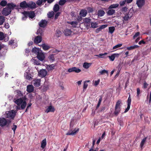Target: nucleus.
Wrapping results in <instances>:
<instances>
[{"label":"nucleus","mask_w":151,"mask_h":151,"mask_svg":"<svg viewBox=\"0 0 151 151\" xmlns=\"http://www.w3.org/2000/svg\"><path fill=\"white\" fill-rule=\"evenodd\" d=\"M16 115V112L14 110L8 111L6 112V116L9 119H13Z\"/></svg>","instance_id":"423d86ee"},{"label":"nucleus","mask_w":151,"mask_h":151,"mask_svg":"<svg viewBox=\"0 0 151 151\" xmlns=\"http://www.w3.org/2000/svg\"><path fill=\"white\" fill-rule=\"evenodd\" d=\"M131 98L130 97V95H129V98L128 99L127 103V105L128 106H130L131 104Z\"/></svg>","instance_id":"8fccbe9b"},{"label":"nucleus","mask_w":151,"mask_h":151,"mask_svg":"<svg viewBox=\"0 0 151 151\" xmlns=\"http://www.w3.org/2000/svg\"><path fill=\"white\" fill-rule=\"evenodd\" d=\"M73 126V122H72L71 121L70 122V129L69 130L68 132L66 133L67 135H73L76 134L77 132H78L79 130V128H75L73 130H72V128Z\"/></svg>","instance_id":"f03ea898"},{"label":"nucleus","mask_w":151,"mask_h":151,"mask_svg":"<svg viewBox=\"0 0 151 151\" xmlns=\"http://www.w3.org/2000/svg\"><path fill=\"white\" fill-rule=\"evenodd\" d=\"M119 6L118 4H113L111 5L109 7L108 9H112L113 8H116Z\"/></svg>","instance_id":"e433bc0d"},{"label":"nucleus","mask_w":151,"mask_h":151,"mask_svg":"<svg viewBox=\"0 0 151 151\" xmlns=\"http://www.w3.org/2000/svg\"><path fill=\"white\" fill-rule=\"evenodd\" d=\"M32 62L35 65H39L40 64V61H39V60H37V59H35V58L33 59Z\"/></svg>","instance_id":"f704fd0d"},{"label":"nucleus","mask_w":151,"mask_h":151,"mask_svg":"<svg viewBox=\"0 0 151 151\" xmlns=\"http://www.w3.org/2000/svg\"><path fill=\"white\" fill-rule=\"evenodd\" d=\"M91 27L92 28H96L97 27V24L96 22H91Z\"/></svg>","instance_id":"c03bdc74"},{"label":"nucleus","mask_w":151,"mask_h":151,"mask_svg":"<svg viewBox=\"0 0 151 151\" xmlns=\"http://www.w3.org/2000/svg\"><path fill=\"white\" fill-rule=\"evenodd\" d=\"M148 86V84L145 81H144L143 84V88H146Z\"/></svg>","instance_id":"052dcab7"},{"label":"nucleus","mask_w":151,"mask_h":151,"mask_svg":"<svg viewBox=\"0 0 151 151\" xmlns=\"http://www.w3.org/2000/svg\"><path fill=\"white\" fill-rule=\"evenodd\" d=\"M115 12V10L112 9H109V10L107 12V13L108 15L110 16L113 15Z\"/></svg>","instance_id":"a878e982"},{"label":"nucleus","mask_w":151,"mask_h":151,"mask_svg":"<svg viewBox=\"0 0 151 151\" xmlns=\"http://www.w3.org/2000/svg\"><path fill=\"white\" fill-rule=\"evenodd\" d=\"M87 9L88 13L92 12L93 11V9L90 7H88Z\"/></svg>","instance_id":"4d7b16f0"},{"label":"nucleus","mask_w":151,"mask_h":151,"mask_svg":"<svg viewBox=\"0 0 151 151\" xmlns=\"http://www.w3.org/2000/svg\"><path fill=\"white\" fill-rule=\"evenodd\" d=\"M55 66L53 65H51L49 66L48 68L50 70H51L54 69Z\"/></svg>","instance_id":"338daca9"},{"label":"nucleus","mask_w":151,"mask_h":151,"mask_svg":"<svg viewBox=\"0 0 151 151\" xmlns=\"http://www.w3.org/2000/svg\"><path fill=\"white\" fill-rule=\"evenodd\" d=\"M147 139V137H145L141 141L140 145V146L141 148L143 146Z\"/></svg>","instance_id":"473e14b6"},{"label":"nucleus","mask_w":151,"mask_h":151,"mask_svg":"<svg viewBox=\"0 0 151 151\" xmlns=\"http://www.w3.org/2000/svg\"><path fill=\"white\" fill-rule=\"evenodd\" d=\"M119 55V54H114L111 55V56H109L108 57L109 58L110 60L111 61H113L115 59V55Z\"/></svg>","instance_id":"37998d69"},{"label":"nucleus","mask_w":151,"mask_h":151,"mask_svg":"<svg viewBox=\"0 0 151 151\" xmlns=\"http://www.w3.org/2000/svg\"><path fill=\"white\" fill-rule=\"evenodd\" d=\"M121 103V101L120 100L117 101L116 102L114 112V115L116 116H117L120 112Z\"/></svg>","instance_id":"7ed1b4c3"},{"label":"nucleus","mask_w":151,"mask_h":151,"mask_svg":"<svg viewBox=\"0 0 151 151\" xmlns=\"http://www.w3.org/2000/svg\"><path fill=\"white\" fill-rule=\"evenodd\" d=\"M71 31L69 29H66L64 31V33L65 35L66 36L70 35L71 33Z\"/></svg>","instance_id":"393cba45"},{"label":"nucleus","mask_w":151,"mask_h":151,"mask_svg":"<svg viewBox=\"0 0 151 151\" xmlns=\"http://www.w3.org/2000/svg\"><path fill=\"white\" fill-rule=\"evenodd\" d=\"M29 18L32 19L35 16V14L33 11L29 12Z\"/></svg>","instance_id":"cd10ccee"},{"label":"nucleus","mask_w":151,"mask_h":151,"mask_svg":"<svg viewBox=\"0 0 151 151\" xmlns=\"http://www.w3.org/2000/svg\"><path fill=\"white\" fill-rule=\"evenodd\" d=\"M41 80L39 79H36L32 81V83L35 87H38L40 85Z\"/></svg>","instance_id":"9b49d317"},{"label":"nucleus","mask_w":151,"mask_h":151,"mask_svg":"<svg viewBox=\"0 0 151 151\" xmlns=\"http://www.w3.org/2000/svg\"><path fill=\"white\" fill-rule=\"evenodd\" d=\"M37 57L38 59L42 61H43L45 58V55L43 52H42V51H40V52L37 55Z\"/></svg>","instance_id":"9d476101"},{"label":"nucleus","mask_w":151,"mask_h":151,"mask_svg":"<svg viewBox=\"0 0 151 151\" xmlns=\"http://www.w3.org/2000/svg\"><path fill=\"white\" fill-rule=\"evenodd\" d=\"M23 14L25 17L27 18V17H29V12L25 11L23 13Z\"/></svg>","instance_id":"6e6d98bb"},{"label":"nucleus","mask_w":151,"mask_h":151,"mask_svg":"<svg viewBox=\"0 0 151 151\" xmlns=\"http://www.w3.org/2000/svg\"><path fill=\"white\" fill-rule=\"evenodd\" d=\"M36 8V4L32 1L30 2L27 3V8Z\"/></svg>","instance_id":"dca6fc26"},{"label":"nucleus","mask_w":151,"mask_h":151,"mask_svg":"<svg viewBox=\"0 0 151 151\" xmlns=\"http://www.w3.org/2000/svg\"><path fill=\"white\" fill-rule=\"evenodd\" d=\"M12 11L11 9L7 7L4 8L2 12V14L5 16H7L11 13Z\"/></svg>","instance_id":"0eeeda50"},{"label":"nucleus","mask_w":151,"mask_h":151,"mask_svg":"<svg viewBox=\"0 0 151 151\" xmlns=\"http://www.w3.org/2000/svg\"><path fill=\"white\" fill-rule=\"evenodd\" d=\"M32 51L37 55L40 52V49L36 47H34L32 49Z\"/></svg>","instance_id":"5701e85b"},{"label":"nucleus","mask_w":151,"mask_h":151,"mask_svg":"<svg viewBox=\"0 0 151 151\" xmlns=\"http://www.w3.org/2000/svg\"><path fill=\"white\" fill-rule=\"evenodd\" d=\"M42 40V37L38 35L35 37L34 39V42L36 44H38L40 43Z\"/></svg>","instance_id":"ddd939ff"},{"label":"nucleus","mask_w":151,"mask_h":151,"mask_svg":"<svg viewBox=\"0 0 151 151\" xmlns=\"http://www.w3.org/2000/svg\"><path fill=\"white\" fill-rule=\"evenodd\" d=\"M99 73L100 75H104L105 73L107 75H108V71L104 69L100 71L99 72Z\"/></svg>","instance_id":"a19ab883"},{"label":"nucleus","mask_w":151,"mask_h":151,"mask_svg":"<svg viewBox=\"0 0 151 151\" xmlns=\"http://www.w3.org/2000/svg\"><path fill=\"white\" fill-rule=\"evenodd\" d=\"M55 109L54 108L51 106H49L45 111V112L48 113L50 112H53Z\"/></svg>","instance_id":"412c9836"},{"label":"nucleus","mask_w":151,"mask_h":151,"mask_svg":"<svg viewBox=\"0 0 151 151\" xmlns=\"http://www.w3.org/2000/svg\"><path fill=\"white\" fill-rule=\"evenodd\" d=\"M17 94L16 95V97L18 99L21 98L23 96L21 92L19 90H17Z\"/></svg>","instance_id":"c85d7f7f"},{"label":"nucleus","mask_w":151,"mask_h":151,"mask_svg":"<svg viewBox=\"0 0 151 151\" xmlns=\"http://www.w3.org/2000/svg\"><path fill=\"white\" fill-rule=\"evenodd\" d=\"M7 7L11 9V11L14 9V8L16 6V4L13 3H8L7 4Z\"/></svg>","instance_id":"6ab92c4d"},{"label":"nucleus","mask_w":151,"mask_h":151,"mask_svg":"<svg viewBox=\"0 0 151 151\" xmlns=\"http://www.w3.org/2000/svg\"><path fill=\"white\" fill-rule=\"evenodd\" d=\"M145 2V0H137L136 3L139 7H141L144 5Z\"/></svg>","instance_id":"4468645a"},{"label":"nucleus","mask_w":151,"mask_h":151,"mask_svg":"<svg viewBox=\"0 0 151 151\" xmlns=\"http://www.w3.org/2000/svg\"><path fill=\"white\" fill-rule=\"evenodd\" d=\"M131 18L129 17V16L127 15L126 14H125V16L123 17V22L125 23V22L127 21L129 19H130Z\"/></svg>","instance_id":"7c9ffc66"},{"label":"nucleus","mask_w":151,"mask_h":151,"mask_svg":"<svg viewBox=\"0 0 151 151\" xmlns=\"http://www.w3.org/2000/svg\"><path fill=\"white\" fill-rule=\"evenodd\" d=\"M61 33L60 31L58 30L56 31V33L55 35L56 37H59L61 35Z\"/></svg>","instance_id":"603ef678"},{"label":"nucleus","mask_w":151,"mask_h":151,"mask_svg":"<svg viewBox=\"0 0 151 151\" xmlns=\"http://www.w3.org/2000/svg\"><path fill=\"white\" fill-rule=\"evenodd\" d=\"M134 12L133 10L130 9L127 14H126L131 18L133 16Z\"/></svg>","instance_id":"72a5a7b5"},{"label":"nucleus","mask_w":151,"mask_h":151,"mask_svg":"<svg viewBox=\"0 0 151 151\" xmlns=\"http://www.w3.org/2000/svg\"><path fill=\"white\" fill-rule=\"evenodd\" d=\"M100 79H98L97 81H95L94 83V85L95 86H96L98 85L100 82Z\"/></svg>","instance_id":"680f3d73"},{"label":"nucleus","mask_w":151,"mask_h":151,"mask_svg":"<svg viewBox=\"0 0 151 151\" xmlns=\"http://www.w3.org/2000/svg\"><path fill=\"white\" fill-rule=\"evenodd\" d=\"M47 24V22L45 20L42 19L38 23L39 26L42 27H46Z\"/></svg>","instance_id":"f8f14e48"},{"label":"nucleus","mask_w":151,"mask_h":151,"mask_svg":"<svg viewBox=\"0 0 151 151\" xmlns=\"http://www.w3.org/2000/svg\"><path fill=\"white\" fill-rule=\"evenodd\" d=\"M90 81L89 80L86 81L84 82L83 88L84 89H86L88 86V84L86 83L87 82H88Z\"/></svg>","instance_id":"09e8293b"},{"label":"nucleus","mask_w":151,"mask_h":151,"mask_svg":"<svg viewBox=\"0 0 151 151\" xmlns=\"http://www.w3.org/2000/svg\"><path fill=\"white\" fill-rule=\"evenodd\" d=\"M17 126L16 125H14L12 127V129L13 130L14 133H15V130L17 129Z\"/></svg>","instance_id":"69168bd1"},{"label":"nucleus","mask_w":151,"mask_h":151,"mask_svg":"<svg viewBox=\"0 0 151 151\" xmlns=\"http://www.w3.org/2000/svg\"><path fill=\"white\" fill-rule=\"evenodd\" d=\"M91 64V63H84L83 64V67L86 69H88L90 66Z\"/></svg>","instance_id":"4c0bfd02"},{"label":"nucleus","mask_w":151,"mask_h":151,"mask_svg":"<svg viewBox=\"0 0 151 151\" xmlns=\"http://www.w3.org/2000/svg\"><path fill=\"white\" fill-rule=\"evenodd\" d=\"M66 1V0H60L59 2V4L60 5H63L65 3Z\"/></svg>","instance_id":"3c124183"},{"label":"nucleus","mask_w":151,"mask_h":151,"mask_svg":"<svg viewBox=\"0 0 151 151\" xmlns=\"http://www.w3.org/2000/svg\"><path fill=\"white\" fill-rule=\"evenodd\" d=\"M107 54V53H104L100 54L99 55H96V56L100 58H104V56L106 55Z\"/></svg>","instance_id":"49530a36"},{"label":"nucleus","mask_w":151,"mask_h":151,"mask_svg":"<svg viewBox=\"0 0 151 151\" xmlns=\"http://www.w3.org/2000/svg\"><path fill=\"white\" fill-rule=\"evenodd\" d=\"M5 21V17L3 16H0V25L3 24Z\"/></svg>","instance_id":"c9c22d12"},{"label":"nucleus","mask_w":151,"mask_h":151,"mask_svg":"<svg viewBox=\"0 0 151 151\" xmlns=\"http://www.w3.org/2000/svg\"><path fill=\"white\" fill-rule=\"evenodd\" d=\"M140 34V33L139 32H136L135 35H134V36L133 37V38L134 39H135L136 37L139 36Z\"/></svg>","instance_id":"774afa93"},{"label":"nucleus","mask_w":151,"mask_h":151,"mask_svg":"<svg viewBox=\"0 0 151 151\" xmlns=\"http://www.w3.org/2000/svg\"><path fill=\"white\" fill-rule=\"evenodd\" d=\"M91 19L89 18H86L84 19V21L85 25L87 26H89L91 22Z\"/></svg>","instance_id":"f3484780"},{"label":"nucleus","mask_w":151,"mask_h":151,"mask_svg":"<svg viewBox=\"0 0 151 151\" xmlns=\"http://www.w3.org/2000/svg\"><path fill=\"white\" fill-rule=\"evenodd\" d=\"M34 91V87L32 85H29L27 86V91L29 93H31Z\"/></svg>","instance_id":"aec40b11"},{"label":"nucleus","mask_w":151,"mask_h":151,"mask_svg":"<svg viewBox=\"0 0 151 151\" xmlns=\"http://www.w3.org/2000/svg\"><path fill=\"white\" fill-rule=\"evenodd\" d=\"M46 145V141L45 139H43L42 142L41 147L42 148H44Z\"/></svg>","instance_id":"2f4dec72"},{"label":"nucleus","mask_w":151,"mask_h":151,"mask_svg":"<svg viewBox=\"0 0 151 151\" xmlns=\"http://www.w3.org/2000/svg\"><path fill=\"white\" fill-rule=\"evenodd\" d=\"M107 24L103 25L99 27V28L101 30L102 29H103L106 28L107 27Z\"/></svg>","instance_id":"e2e57ef3"},{"label":"nucleus","mask_w":151,"mask_h":151,"mask_svg":"<svg viewBox=\"0 0 151 151\" xmlns=\"http://www.w3.org/2000/svg\"><path fill=\"white\" fill-rule=\"evenodd\" d=\"M81 71V69L76 67H73L69 68L68 70V72L69 73L75 72L77 73H79Z\"/></svg>","instance_id":"1a4fd4ad"},{"label":"nucleus","mask_w":151,"mask_h":151,"mask_svg":"<svg viewBox=\"0 0 151 151\" xmlns=\"http://www.w3.org/2000/svg\"><path fill=\"white\" fill-rule=\"evenodd\" d=\"M38 75L42 78L45 77L47 74V72L46 69L40 70L38 72Z\"/></svg>","instance_id":"6e6552de"},{"label":"nucleus","mask_w":151,"mask_h":151,"mask_svg":"<svg viewBox=\"0 0 151 151\" xmlns=\"http://www.w3.org/2000/svg\"><path fill=\"white\" fill-rule=\"evenodd\" d=\"M54 14V13L52 11L51 12H49L47 14L48 17L50 18H51L53 17Z\"/></svg>","instance_id":"de8ad7c7"},{"label":"nucleus","mask_w":151,"mask_h":151,"mask_svg":"<svg viewBox=\"0 0 151 151\" xmlns=\"http://www.w3.org/2000/svg\"><path fill=\"white\" fill-rule=\"evenodd\" d=\"M43 0H38L36 2V4L38 5H40L42 4Z\"/></svg>","instance_id":"13d9d810"},{"label":"nucleus","mask_w":151,"mask_h":151,"mask_svg":"<svg viewBox=\"0 0 151 151\" xmlns=\"http://www.w3.org/2000/svg\"><path fill=\"white\" fill-rule=\"evenodd\" d=\"M139 46L137 45H135L134 46H131L129 47H127V49L129 50H131L138 47Z\"/></svg>","instance_id":"c756f323"},{"label":"nucleus","mask_w":151,"mask_h":151,"mask_svg":"<svg viewBox=\"0 0 151 151\" xmlns=\"http://www.w3.org/2000/svg\"><path fill=\"white\" fill-rule=\"evenodd\" d=\"M20 6L23 9L27 8V3L25 1H24L20 3Z\"/></svg>","instance_id":"a211bd4d"},{"label":"nucleus","mask_w":151,"mask_h":151,"mask_svg":"<svg viewBox=\"0 0 151 151\" xmlns=\"http://www.w3.org/2000/svg\"><path fill=\"white\" fill-rule=\"evenodd\" d=\"M31 50L28 48H27L25 49V54L26 56H28L29 53L30 52Z\"/></svg>","instance_id":"864d4df0"},{"label":"nucleus","mask_w":151,"mask_h":151,"mask_svg":"<svg viewBox=\"0 0 151 151\" xmlns=\"http://www.w3.org/2000/svg\"><path fill=\"white\" fill-rule=\"evenodd\" d=\"M126 2V0H124L123 1H121L120 2L119 4L121 6H124Z\"/></svg>","instance_id":"0e129e2a"},{"label":"nucleus","mask_w":151,"mask_h":151,"mask_svg":"<svg viewBox=\"0 0 151 151\" xmlns=\"http://www.w3.org/2000/svg\"><path fill=\"white\" fill-rule=\"evenodd\" d=\"M43 32L44 31L42 29L40 28L37 30V33L38 35H40L42 37L44 35Z\"/></svg>","instance_id":"b1692460"},{"label":"nucleus","mask_w":151,"mask_h":151,"mask_svg":"<svg viewBox=\"0 0 151 151\" xmlns=\"http://www.w3.org/2000/svg\"><path fill=\"white\" fill-rule=\"evenodd\" d=\"M105 14L104 11L101 9L99 10L97 12V14L99 17H102Z\"/></svg>","instance_id":"4be33fe9"},{"label":"nucleus","mask_w":151,"mask_h":151,"mask_svg":"<svg viewBox=\"0 0 151 151\" xmlns=\"http://www.w3.org/2000/svg\"><path fill=\"white\" fill-rule=\"evenodd\" d=\"M30 68H28L25 71L24 73V76L25 78L28 80H31L32 79L33 74L31 73L30 71Z\"/></svg>","instance_id":"39448f33"},{"label":"nucleus","mask_w":151,"mask_h":151,"mask_svg":"<svg viewBox=\"0 0 151 151\" xmlns=\"http://www.w3.org/2000/svg\"><path fill=\"white\" fill-rule=\"evenodd\" d=\"M11 122V121L10 119L6 120L4 118H0V126L1 127L6 125L8 127Z\"/></svg>","instance_id":"20e7f679"},{"label":"nucleus","mask_w":151,"mask_h":151,"mask_svg":"<svg viewBox=\"0 0 151 151\" xmlns=\"http://www.w3.org/2000/svg\"><path fill=\"white\" fill-rule=\"evenodd\" d=\"M48 58L49 59L52 61L54 60V58L53 54L50 55Z\"/></svg>","instance_id":"5fc2aeb1"},{"label":"nucleus","mask_w":151,"mask_h":151,"mask_svg":"<svg viewBox=\"0 0 151 151\" xmlns=\"http://www.w3.org/2000/svg\"><path fill=\"white\" fill-rule=\"evenodd\" d=\"M115 30V27H110L109 28V33L112 34Z\"/></svg>","instance_id":"79ce46f5"},{"label":"nucleus","mask_w":151,"mask_h":151,"mask_svg":"<svg viewBox=\"0 0 151 151\" xmlns=\"http://www.w3.org/2000/svg\"><path fill=\"white\" fill-rule=\"evenodd\" d=\"M59 9V6L58 4H55L53 7V10L55 12L58 11Z\"/></svg>","instance_id":"ea45409f"},{"label":"nucleus","mask_w":151,"mask_h":151,"mask_svg":"<svg viewBox=\"0 0 151 151\" xmlns=\"http://www.w3.org/2000/svg\"><path fill=\"white\" fill-rule=\"evenodd\" d=\"M87 13V11L85 9H82L81 10L79 15L81 17H85Z\"/></svg>","instance_id":"2eb2a0df"},{"label":"nucleus","mask_w":151,"mask_h":151,"mask_svg":"<svg viewBox=\"0 0 151 151\" xmlns=\"http://www.w3.org/2000/svg\"><path fill=\"white\" fill-rule=\"evenodd\" d=\"M7 2L6 0H3L0 2V5L3 7L5 6L6 5H7Z\"/></svg>","instance_id":"58836bf2"},{"label":"nucleus","mask_w":151,"mask_h":151,"mask_svg":"<svg viewBox=\"0 0 151 151\" xmlns=\"http://www.w3.org/2000/svg\"><path fill=\"white\" fill-rule=\"evenodd\" d=\"M5 37L4 33L2 32H0V40H3Z\"/></svg>","instance_id":"a18cd8bd"},{"label":"nucleus","mask_w":151,"mask_h":151,"mask_svg":"<svg viewBox=\"0 0 151 151\" xmlns=\"http://www.w3.org/2000/svg\"><path fill=\"white\" fill-rule=\"evenodd\" d=\"M41 46L42 47L43 49L45 50H48L50 48L49 46L45 43L42 44L41 45Z\"/></svg>","instance_id":"bb28decb"},{"label":"nucleus","mask_w":151,"mask_h":151,"mask_svg":"<svg viewBox=\"0 0 151 151\" xmlns=\"http://www.w3.org/2000/svg\"><path fill=\"white\" fill-rule=\"evenodd\" d=\"M122 45V44H117L113 47V49H115L117 48L121 47Z\"/></svg>","instance_id":"bf43d9fd"},{"label":"nucleus","mask_w":151,"mask_h":151,"mask_svg":"<svg viewBox=\"0 0 151 151\" xmlns=\"http://www.w3.org/2000/svg\"><path fill=\"white\" fill-rule=\"evenodd\" d=\"M15 103L18 106L21 105V109H24L27 105V103L25 100L22 98L18 99L15 100Z\"/></svg>","instance_id":"f257e3e1"}]
</instances>
